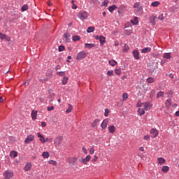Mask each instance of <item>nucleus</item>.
<instances>
[{"label":"nucleus","instance_id":"22","mask_svg":"<svg viewBox=\"0 0 179 179\" xmlns=\"http://www.w3.org/2000/svg\"><path fill=\"white\" fill-rule=\"evenodd\" d=\"M108 131L110 134H114V132H115V127L114 125H111L108 127Z\"/></svg>","mask_w":179,"mask_h":179},{"label":"nucleus","instance_id":"20","mask_svg":"<svg viewBox=\"0 0 179 179\" xmlns=\"http://www.w3.org/2000/svg\"><path fill=\"white\" fill-rule=\"evenodd\" d=\"M117 8H118V7H117V6L113 5V6H109L108 9L109 12L113 13V12H114V10H115V9H117Z\"/></svg>","mask_w":179,"mask_h":179},{"label":"nucleus","instance_id":"59","mask_svg":"<svg viewBox=\"0 0 179 179\" xmlns=\"http://www.w3.org/2000/svg\"><path fill=\"white\" fill-rule=\"evenodd\" d=\"M83 152L85 153V155H87V150H86V148L83 147Z\"/></svg>","mask_w":179,"mask_h":179},{"label":"nucleus","instance_id":"30","mask_svg":"<svg viewBox=\"0 0 179 179\" xmlns=\"http://www.w3.org/2000/svg\"><path fill=\"white\" fill-rule=\"evenodd\" d=\"M85 47H87L89 50H90V48H93V47H96V45L94 43H85Z\"/></svg>","mask_w":179,"mask_h":179},{"label":"nucleus","instance_id":"19","mask_svg":"<svg viewBox=\"0 0 179 179\" xmlns=\"http://www.w3.org/2000/svg\"><path fill=\"white\" fill-rule=\"evenodd\" d=\"M31 115L32 117V120H37V110H32Z\"/></svg>","mask_w":179,"mask_h":179},{"label":"nucleus","instance_id":"7","mask_svg":"<svg viewBox=\"0 0 179 179\" xmlns=\"http://www.w3.org/2000/svg\"><path fill=\"white\" fill-rule=\"evenodd\" d=\"M34 140V136L33 135H29L28 136L26 139L24 140V143H31V142H33V141Z\"/></svg>","mask_w":179,"mask_h":179},{"label":"nucleus","instance_id":"40","mask_svg":"<svg viewBox=\"0 0 179 179\" xmlns=\"http://www.w3.org/2000/svg\"><path fill=\"white\" fill-rule=\"evenodd\" d=\"M73 106L71 104H69V107L66 110V113H69L72 111Z\"/></svg>","mask_w":179,"mask_h":179},{"label":"nucleus","instance_id":"56","mask_svg":"<svg viewBox=\"0 0 179 179\" xmlns=\"http://www.w3.org/2000/svg\"><path fill=\"white\" fill-rule=\"evenodd\" d=\"M5 36H6V34H3L0 32V38H1V40H3L5 38Z\"/></svg>","mask_w":179,"mask_h":179},{"label":"nucleus","instance_id":"31","mask_svg":"<svg viewBox=\"0 0 179 179\" xmlns=\"http://www.w3.org/2000/svg\"><path fill=\"white\" fill-rule=\"evenodd\" d=\"M160 97H164V92L159 91L157 94V98L159 99Z\"/></svg>","mask_w":179,"mask_h":179},{"label":"nucleus","instance_id":"14","mask_svg":"<svg viewBox=\"0 0 179 179\" xmlns=\"http://www.w3.org/2000/svg\"><path fill=\"white\" fill-rule=\"evenodd\" d=\"M37 136H38V138H40L39 141H40V142H41V143H45V138H44V136H43L40 133H38Z\"/></svg>","mask_w":179,"mask_h":179},{"label":"nucleus","instance_id":"64","mask_svg":"<svg viewBox=\"0 0 179 179\" xmlns=\"http://www.w3.org/2000/svg\"><path fill=\"white\" fill-rule=\"evenodd\" d=\"M175 115H176V117H179V110H178V111L176 112Z\"/></svg>","mask_w":179,"mask_h":179},{"label":"nucleus","instance_id":"60","mask_svg":"<svg viewBox=\"0 0 179 179\" xmlns=\"http://www.w3.org/2000/svg\"><path fill=\"white\" fill-rule=\"evenodd\" d=\"M144 139L145 141H149V139H150V136L149 135H145L144 136Z\"/></svg>","mask_w":179,"mask_h":179},{"label":"nucleus","instance_id":"4","mask_svg":"<svg viewBox=\"0 0 179 179\" xmlns=\"http://www.w3.org/2000/svg\"><path fill=\"white\" fill-rule=\"evenodd\" d=\"M90 159H92V157L90 155H87L85 158H81L79 159V162L80 163H83V164H87L90 162Z\"/></svg>","mask_w":179,"mask_h":179},{"label":"nucleus","instance_id":"8","mask_svg":"<svg viewBox=\"0 0 179 179\" xmlns=\"http://www.w3.org/2000/svg\"><path fill=\"white\" fill-rule=\"evenodd\" d=\"M133 8L134 9H137V12H141V10H143V8H142V6H141V3L139 2L135 3Z\"/></svg>","mask_w":179,"mask_h":179},{"label":"nucleus","instance_id":"25","mask_svg":"<svg viewBox=\"0 0 179 179\" xmlns=\"http://www.w3.org/2000/svg\"><path fill=\"white\" fill-rule=\"evenodd\" d=\"M174 92H173V90H169L166 92V95L168 99H171L173 97V94Z\"/></svg>","mask_w":179,"mask_h":179},{"label":"nucleus","instance_id":"29","mask_svg":"<svg viewBox=\"0 0 179 179\" xmlns=\"http://www.w3.org/2000/svg\"><path fill=\"white\" fill-rule=\"evenodd\" d=\"M42 156L43 159H48L50 157V153L48 152H43Z\"/></svg>","mask_w":179,"mask_h":179},{"label":"nucleus","instance_id":"18","mask_svg":"<svg viewBox=\"0 0 179 179\" xmlns=\"http://www.w3.org/2000/svg\"><path fill=\"white\" fill-rule=\"evenodd\" d=\"M150 51H152V48H150L149 47L145 48L141 50V52L143 54H146V52H150Z\"/></svg>","mask_w":179,"mask_h":179},{"label":"nucleus","instance_id":"37","mask_svg":"<svg viewBox=\"0 0 179 179\" xmlns=\"http://www.w3.org/2000/svg\"><path fill=\"white\" fill-rule=\"evenodd\" d=\"M29 9V6L27 5H24L22 6L21 10L22 12H24Z\"/></svg>","mask_w":179,"mask_h":179},{"label":"nucleus","instance_id":"44","mask_svg":"<svg viewBox=\"0 0 179 179\" xmlns=\"http://www.w3.org/2000/svg\"><path fill=\"white\" fill-rule=\"evenodd\" d=\"M55 96V93H52L49 95L48 99H50V101H54V96Z\"/></svg>","mask_w":179,"mask_h":179},{"label":"nucleus","instance_id":"16","mask_svg":"<svg viewBox=\"0 0 179 179\" xmlns=\"http://www.w3.org/2000/svg\"><path fill=\"white\" fill-rule=\"evenodd\" d=\"M133 55L135 59H139V52L136 50H133Z\"/></svg>","mask_w":179,"mask_h":179},{"label":"nucleus","instance_id":"43","mask_svg":"<svg viewBox=\"0 0 179 179\" xmlns=\"http://www.w3.org/2000/svg\"><path fill=\"white\" fill-rule=\"evenodd\" d=\"M65 50V46L61 45L60 46H59L58 48V51L59 52H62V51H64Z\"/></svg>","mask_w":179,"mask_h":179},{"label":"nucleus","instance_id":"45","mask_svg":"<svg viewBox=\"0 0 179 179\" xmlns=\"http://www.w3.org/2000/svg\"><path fill=\"white\" fill-rule=\"evenodd\" d=\"M115 73L116 75H121V69H115Z\"/></svg>","mask_w":179,"mask_h":179},{"label":"nucleus","instance_id":"33","mask_svg":"<svg viewBox=\"0 0 179 179\" xmlns=\"http://www.w3.org/2000/svg\"><path fill=\"white\" fill-rule=\"evenodd\" d=\"M131 23L133 24H134L135 26H136V24H138V23H139V21H138V17H135L134 20H131Z\"/></svg>","mask_w":179,"mask_h":179},{"label":"nucleus","instance_id":"47","mask_svg":"<svg viewBox=\"0 0 179 179\" xmlns=\"http://www.w3.org/2000/svg\"><path fill=\"white\" fill-rule=\"evenodd\" d=\"M108 76H114V71H108L107 72Z\"/></svg>","mask_w":179,"mask_h":179},{"label":"nucleus","instance_id":"49","mask_svg":"<svg viewBox=\"0 0 179 179\" xmlns=\"http://www.w3.org/2000/svg\"><path fill=\"white\" fill-rule=\"evenodd\" d=\"M108 0H105L103 3H102V6H105V7H106V6H108Z\"/></svg>","mask_w":179,"mask_h":179},{"label":"nucleus","instance_id":"35","mask_svg":"<svg viewBox=\"0 0 179 179\" xmlns=\"http://www.w3.org/2000/svg\"><path fill=\"white\" fill-rule=\"evenodd\" d=\"M73 41H79L80 40V36H73L72 38Z\"/></svg>","mask_w":179,"mask_h":179},{"label":"nucleus","instance_id":"53","mask_svg":"<svg viewBox=\"0 0 179 179\" xmlns=\"http://www.w3.org/2000/svg\"><path fill=\"white\" fill-rule=\"evenodd\" d=\"M49 164H52V166H57V162H55L54 160H50Z\"/></svg>","mask_w":179,"mask_h":179},{"label":"nucleus","instance_id":"3","mask_svg":"<svg viewBox=\"0 0 179 179\" xmlns=\"http://www.w3.org/2000/svg\"><path fill=\"white\" fill-rule=\"evenodd\" d=\"M86 57H87V54H86L85 51H82L78 54L76 59L78 61H80L81 59H84V58H86Z\"/></svg>","mask_w":179,"mask_h":179},{"label":"nucleus","instance_id":"39","mask_svg":"<svg viewBox=\"0 0 179 179\" xmlns=\"http://www.w3.org/2000/svg\"><path fill=\"white\" fill-rule=\"evenodd\" d=\"M151 5L154 7V8H156L157 6H159V5H160V2L159 1H155V2H152L151 3Z\"/></svg>","mask_w":179,"mask_h":179},{"label":"nucleus","instance_id":"13","mask_svg":"<svg viewBox=\"0 0 179 179\" xmlns=\"http://www.w3.org/2000/svg\"><path fill=\"white\" fill-rule=\"evenodd\" d=\"M64 37L65 38V42L66 43H69V41H71V38H69L71 37V34L68 32L65 33L64 34Z\"/></svg>","mask_w":179,"mask_h":179},{"label":"nucleus","instance_id":"10","mask_svg":"<svg viewBox=\"0 0 179 179\" xmlns=\"http://www.w3.org/2000/svg\"><path fill=\"white\" fill-rule=\"evenodd\" d=\"M150 134L152 135V138H156L159 135V131L156 129H151Z\"/></svg>","mask_w":179,"mask_h":179},{"label":"nucleus","instance_id":"28","mask_svg":"<svg viewBox=\"0 0 179 179\" xmlns=\"http://www.w3.org/2000/svg\"><path fill=\"white\" fill-rule=\"evenodd\" d=\"M109 64L111 66H115V65H117L118 64V62H117L114 59H112V60H110L108 62Z\"/></svg>","mask_w":179,"mask_h":179},{"label":"nucleus","instance_id":"58","mask_svg":"<svg viewBox=\"0 0 179 179\" xmlns=\"http://www.w3.org/2000/svg\"><path fill=\"white\" fill-rule=\"evenodd\" d=\"M48 111H52L54 110V106H49L47 108Z\"/></svg>","mask_w":179,"mask_h":179},{"label":"nucleus","instance_id":"32","mask_svg":"<svg viewBox=\"0 0 179 179\" xmlns=\"http://www.w3.org/2000/svg\"><path fill=\"white\" fill-rule=\"evenodd\" d=\"M94 27H90L87 29V33H93V31H94Z\"/></svg>","mask_w":179,"mask_h":179},{"label":"nucleus","instance_id":"36","mask_svg":"<svg viewBox=\"0 0 179 179\" xmlns=\"http://www.w3.org/2000/svg\"><path fill=\"white\" fill-rule=\"evenodd\" d=\"M147 82H148V83H155V78H153L152 77H149L147 79Z\"/></svg>","mask_w":179,"mask_h":179},{"label":"nucleus","instance_id":"6","mask_svg":"<svg viewBox=\"0 0 179 179\" xmlns=\"http://www.w3.org/2000/svg\"><path fill=\"white\" fill-rule=\"evenodd\" d=\"M62 141H64V137L63 136H57L55 141L54 143L55 145H56L57 146H59V145H61Z\"/></svg>","mask_w":179,"mask_h":179},{"label":"nucleus","instance_id":"48","mask_svg":"<svg viewBox=\"0 0 179 179\" xmlns=\"http://www.w3.org/2000/svg\"><path fill=\"white\" fill-rule=\"evenodd\" d=\"M122 97H123V101H125V100H127V99H128V94L124 93L122 95Z\"/></svg>","mask_w":179,"mask_h":179},{"label":"nucleus","instance_id":"38","mask_svg":"<svg viewBox=\"0 0 179 179\" xmlns=\"http://www.w3.org/2000/svg\"><path fill=\"white\" fill-rule=\"evenodd\" d=\"M68 77L64 76L62 80V85H66L68 83Z\"/></svg>","mask_w":179,"mask_h":179},{"label":"nucleus","instance_id":"42","mask_svg":"<svg viewBox=\"0 0 179 179\" xmlns=\"http://www.w3.org/2000/svg\"><path fill=\"white\" fill-rule=\"evenodd\" d=\"M56 74L58 75V76H65L64 71H57Z\"/></svg>","mask_w":179,"mask_h":179},{"label":"nucleus","instance_id":"50","mask_svg":"<svg viewBox=\"0 0 179 179\" xmlns=\"http://www.w3.org/2000/svg\"><path fill=\"white\" fill-rule=\"evenodd\" d=\"M108 114H110V110L105 109L104 116L105 117H108Z\"/></svg>","mask_w":179,"mask_h":179},{"label":"nucleus","instance_id":"11","mask_svg":"<svg viewBox=\"0 0 179 179\" xmlns=\"http://www.w3.org/2000/svg\"><path fill=\"white\" fill-rule=\"evenodd\" d=\"M108 124V119H105L101 124V127L102 129H106L107 128V124Z\"/></svg>","mask_w":179,"mask_h":179},{"label":"nucleus","instance_id":"62","mask_svg":"<svg viewBox=\"0 0 179 179\" xmlns=\"http://www.w3.org/2000/svg\"><path fill=\"white\" fill-rule=\"evenodd\" d=\"M156 93V91L155 90H152L150 92V96H153Z\"/></svg>","mask_w":179,"mask_h":179},{"label":"nucleus","instance_id":"1","mask_svg":"<svg viewBox=\"0 0 179 179\" xmlns=\"http://www.w3.org/2000/svg\"><path fill=\"white\" fill-rule=\"evenodd\" d=\"M88 16H89V14L87 13V12L85 10L80 11L77 15V17L80 19V20H85V19H87Z\"/></svg>","mask_w":179,"mask_h":179},{"label":"nucleus","instance_id":"34","mask_svg":"<svg viewBox=\"0 0 179 179\" xmlns=\"http://www.w3.org/2000/svg\"><path fill=\"white\" fill-rule=\"evenodd\" d=\"M138 113H139L140 115H143L145 114V108H138Z\"/></svg>","mask_w":179,"mask_h":179},{"label":"nucleus","instance_id":"12","mask_svg":"<svg viewBox=\"0 0 179 179\" xmlns=\"http://www.w3.org/2000/svg\"><path fill=\"white\" fill-rule=\"evenodd\" d=\"M143 108H144V110H146V111H149V110H150V108H152V105H150V103H149V102H145L143 104Z\"/></svg>","mask_w":179,"mask_h":179},{"label":"nucleus","instance_id":"52","mask_svg":"<svg viewBox=\"0 0 179 179\" xmlns=\"http://www.w3.org/2000/svg\"><path fill=\"white\" fill-rule=\"evenodd\" d=\"M3 40H6V41H8L9 43V41H10V36H8L7 35H6L4 36Z\"/></svg>","mask_w":179,"mask_h":179},{"label":"nucleus","instance_id":"17","mask_svg":"<svg viewBox=\"0 0 179 179\" xmlns=\"http://www.w3.org/2000/svg\"><path fill=\"white\" fill-rule=\"evenodd\" d=\"M157 160H158V164H161V166L162 164H166V159H164V158L159 157L157 159Z\"/></svg>","mask_w":179,"mask_h":179},{"label":"nucleus","instance_id":"5","mask_svg":"<svg viewBox=\"0 0 179 179\" xmlns=\"http://www.w3.org/2000/svg\"><path fill=\"white\" fill-rule=\"evenodd\" d=\"M67 162L69 164H70V166H75V163L78 162V158H76V157H70L67 159Z\"/></svg>","mask_w":179,"mask_h":179},{"label":"nucleus","instance_id":"61","mask_svg":"<svg viewBox=\"0 0 179 179\" xmlns=\"http://www.w3.org/2000/svg\"><path fill=\"white\" fill-rule=\"evenodd\" d=\"M41 127H43V128L47 127V123H45V122H41Z\"/></svg>","mask_w":179,"mask_h":179},{"label":"nucleus","instance_id":"24","mask_svg":"<svg viewBox=\"0 0 179 179\" xmlns=\"http://www.w3.org/2000/svg\"><path fill=\"white\" fill-rule=\"evenodd\" d=\"M99 41H100L101 45H103L104 43H106V37L101 36L99 38Z\"/></svg>","mask_w":179,"mask_h":179},{"label":"nucleus","instance_id":"41","mask_svg":"<svg viewBox=\"0 0 179 179\" xmlns=\"http://www.w3.org/2000/svg\"><path fill=\"white\" fill-rule=\"evenodd\" d=\"M171 53H165L164 55V58H165L166 59H170V58H171V56L170 55Z\"/></svg>","mask_w":179,"mask_h":179},{"label":"nucleus","instance_id":"63","mask_svg":"<svg viewBox=\"0 0 179 179\" xmlns=\"http://www.w3.org/2000/svg\"><path fill=\"white\" fill-rule=\"evenodd\" d=\"M71 8L72 9H78V6L76 4H73Z\"/></svg>","mask_w":179,"mask_h":179},{"label":"nucleus","instance_id":"21","mask_svg":"<svg viewBox=\"0 0 179 179\" xmlns=\"http://www.w3.org/2000/svg\"><path fill=\"white\" fill-rule=\"evenodd\" d=\"M170 170V167L169 166H163L162 169V173H167Z\"/></svg>","mask_w":179,"mask_h":179},{"label":"nucleus","instance_id":"57","mask_svg":"<svg viewBox=\"0 0 179 179\" xmlns=\"http://www.w3.org/2000/svg\"><path fill=\"white\" fill-rule=\"evenodd\" d=\"M90 155H94V148H92L90 150Z\"/></svg>","mask_w":179,"mask_h":179},{"label":"nucleus","instance_id":"26","mask_svg":"<svg viewBox=\"0 0 179 179\" xmlns=\"http://www.w3.org/2000/svg\"><path fill=\"white\" fill-rule=\"evenodd\" d=\"M166 107L168 108H170V106H171V98H169L166 100V102L165 103Z\"/></svg>","mask_w":179,"mask_h":179},{"label":"nucleus","instance_id":"51","mask_svg":"<svg viewBox=\"0 0 179 179\" xmlns=\"http://www.w3.org/2000/svg\"><path fill=\"white\" fill-rule=\"evenodd\" d=\"M125 32H126L127 36H131V34H132V31H131L129 29H126Z\"/></svg>","mask_w":179,"mask_h":179},{"label":"nucleus","instance_id":"55","mask_svg":"<svg viewBox=\"0 0 179 179\" xmlns=\"http://www.w3.org/2000/svg\"><path fill=\"white\" fill-rule=\"evenodd\" d=\"M97 159H99V157L97 156L94 155V158L92 160V163H94L95 162H97Z\"/></svg>","mask_w":179,"mask_h":179},{"label":"nucleus","instance_id":"46","mask_svg":"<svg viewBox=\"0 0 179 179\" xmlns=\"http://www.w3.org/2000/svg\"><path fill=\"white\" fill-rule=\"evenodd\" d=\"M128 50H129V46H128V45H127V44H124V46L123 48L124 52H127V51H128Z\"/></svg>","mask_w":179,"mask_h":179},{"label":"nucleus","instance_id":"27","mask_svg":"<svg viewBox=\"0 0 179 179\" xmlns=\"http://www.w3.org/2000/svg\"><path fill=\"white\" fill-rule=\"evenodd\" d=\"M10 156L13 159H15V157H16L17 156V152H16V151H11L10 153Z\"/></svg>","mask_w":179,"mask_h":179},{"label":"nucleus","instance_id":"15","mask_svg":"<svg viewBox=\"0 0 179 179\" xmlns=\"http://www.w3.org/2000/svg\"><path fill=\"white\" fill-rule=\"evenodd\" d=\"M31 169V163L27 162L24 168V171H30Z\"/></svg>","mask_w":179,"mask_h":179},{"label":"nucleus","instance_id":"54","mask_svg":"<svg viewBox=\"0 0 179 179\" xmlns=\"http://www.w3.org/2000/svg\"><path fill=\"white\" fill-rule=\"evenodd\" d=\"M158 19H159V20H164V16L163 15V14L159 15V16L158 17Z\"/></svg>","mask_w":179,"mask_h":179},{"label":"nucleus","instance_id":"9","mask_svg":"<svg viewBox=\"0 0 179 179\" xmlns=\"http://www.w3.org/2000/svg\"><path fill=\"white\" fill-rule=\"evenodd\" d=\"M156 19H157V17L156 15H152L150 17V22L152 26H155V24H156Z\"/></svg>","mask_w":179,"mask_h":179},{"label":"nucleus","instance_id":"2","mask_svg":"<svg viewBox=\"0 0 179 179\" xmlns=\"http://www.w3.org/2000/svg\"><path fill=\"white\" fill-rule=\"evenodd\" d=\"M3 177L6 179H10V178H12V177H13V171H12L11 170L5 171V172L3 173Z\"/></svg>","mask_w":179,"mask_h":179},{"label":"nucleus","instance_id":"23","mask_svg":"<svg viewBox=\"0 0 179 179\" xmlns=\"http://www.w3.org/2000/svg\"><path fill=\"white\" fill-rule=\"evenodd\" d=\"M100 122L99 119H96L92 123V128H94L95 127H97V124Z\"/></svg>","mask_w":179,"mask_h":179}]
</instances>
